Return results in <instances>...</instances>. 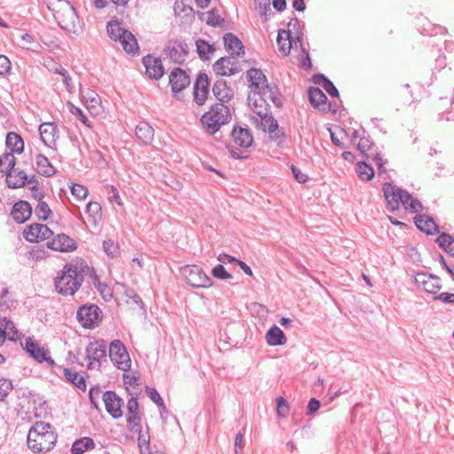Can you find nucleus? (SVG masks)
Returning a JSON list of instances; mask_svg holds the SVG:
<instances>
[{
    "mask_svg": "<svg viewBox=\"0 0 454 454\" xmlns=\"http://www.w3.org/2000/svg\"><path fill=\"white\" fill-rule=\"evenodd\" d=\"M89 276L93 279L95 287L100 292L106 287L99 282L95 270L90 269L87 263L66 264L60 270L54 279L56 291L64 296H73L81 287L84 277Z\"/></svg>",
    "mask_w": 454,
    "mask_h": 454,
    "instance_id": "nucleus-1",
    "label": "nucleus"
},
{
    "mask_svg": "<svg viewBox=\"0 0 454 454\" xmlns=\"http://www.w3.org/2000/svg\"><path fill=\"white\" fill-rule=\"evenodd\" d=\"M48 9L53 13L59 26L69 33L79 35L82 31L79 17L73 4L67 0H49Z\"/></svg>",
    "mask_w": 454,
    "mask_h": 454,
    "instance_id": "nucleus-2",
    "label": "nucleus"
},
{
    "mask_svg": "<svg viewBox=\"0 0 454 454\" xmlns=\"http://www.w3.org/2000/svg\"><path fill=\"white\" fill-rule=\"evenodd\" d=\"M57 434L49 423L37 421L28 431L27 446L33 452H46L53 448Z\"/></svg>",
    "mask_w": 454,
    "mask_h": 454,
    "instance_id": "nucleus-3",
    "label": "nucleus"
},
{
    "mask_svg": "<svg viewBox=\"0 0 454 454\" xmlns=\"http://www.w3.org/2000/svg\"><path fill=\"white\" fill-rule=\"evenodd\" d=\"M383 192L388 207L391 211L399 209L403 205L406 210L411 213H417L422 209V204L417 199H414L411 193L390 183L383 184Z\"/></svg>",
    "mask_w": 454,
    "mask_h": 454,
    "instance_id": "nucleus-4",
    "label": "nucleus"
},
{
    "mask_svg": "<svg viewBox=\"0 0 454 454\" xmlns=\"http://www.w3.org/2000/svg\"><path fill=\"white\" fill-rule=\"evenodd\" d=\"M231 119V115L228 106L223 103H216L201 116L200 121L206 131L213 135L220 129L221 126L227 124Z\"/></svg>",
    "mask_w": 454,
    "mask_h": 454,
    "instance_id": "nucleus-5",
    "label": "nucleus"
},
{
    "mask_svg": "<svg viewBox=\"0 0 454 454\" xmlns=\"http://www.w3.org/2000/svg\"><path fill=\"white\" fill-rule=\"evenodd\" d=\"M106 30L108 36L114 41L120 42L127 53L132 55L138 53L139 47L135 35L129 30L122 28L119 22H108Z\"/></svg>",
    "mask_w": 454,
    "mask_h": 454,
    "instance_id": "nucleus-6",
    "label": "nucleus"
},
{
    "mask_svg": "<svg viewBox=\"0 0 454 454\" xmlns=\"http://www.w3.org/2000/svg\"><path fill=\"white\" fill-rule=\"evenodd\" d=\"M76 318L82 327L93 329L101 322L102 311L96 304H85L78 309Z\"/></svg>",
    "mask_w": 454,
    "mask_h": 454,
    "instance_id": "nucleus-7",
    "label": "nucleus"
},
{
    "mask_svg": "<svg viewBox=\"0 0 454 454\" xmlns=\"http://www.w3.org/2000/svg\"><path fill=\"white\" fill-rule=\"evenodd\" d=\"M186 283L194 288H206L211 286V279L197 265H186L181 270Z\"/></svg>",
    "mask_w": 454,
    "mask_h": 454,
    "instance_id": "nucleus-8",
    "label": "nucleus"
},
{
    "mask_svg": "<svg viewBox=\"0 0 454 454\" xmlns=\"http://www.w3.org/2000/svg\"><path fill=\"white\" fill-rule=\"evenodd\" d=\"M109 357L120 370L127 372L131 365L129 355L125 346L119 340H114L109 346Z\"/></svg>",
    "mask_w": 454,
    "mask_h": 454,
    "instance_id": "nucleus-9",
    "label": "nucleus"
},
{
    "mask_svg": "<svg viewBox=\"0 0 454 454\" xmlns=\"http://www.w3.org/2000/svg\"><path fill=\"white\" fill-rule=\"evenodd\" d=\"M86 357L89 361L88 368L100 367L106 361V343L104 340L90 342L86 348Z\"/></svg>",
    "mask_w": 454,
    "mask_h": 454,
    "instance_id": "nucleus-10",
    "label": "nucleus"
},
{
    "mask_svg": "<svg viewBox=\"0 0 454 454\" xmlns=\"http://www.w3.org/2000/svg\"><path fill=\"white\" fill-rule=\"evenodd\" d=\"M24 349L31 357L38 363L47 362L49 365L53 366L54 361L50 356L49 350L40 347L39 344L31 337H27L24 342Z\"/></svg>",
    "mask_w": 454,
    "mask_h": 454,
    "instance_id": "nucleus-11",
    "label": "nucleus"
},
{
    "mask_svg": "<svg viewBox=\"0 0 454 454\" xmlns=\"http://www.w3.org/2000/svg\"><path fill=\"white\" fill-rule=\"evenodd\" d=\"M23 235L29 242H39L41 240H50L53 231L45 224L34 223L24 230Z\"/></svg>",
    "mask_w": 454,
    "mask_h": 454,
    "instance_id": "nucleus-12",
    "label": "nucleus"
},
{
    "mask_svg": "<svg viewBox=\"0 0 454 454\" xmlns=\"http://www.w3.org/2000/svg\"><path fill=\"white\" fill-rule=\"evenodd\" d=\"M414 281L419 288L429 294H436L442 287L440 278L425 272L417 273Z\"/></svg>",
    "mask_w": 454,
    "mask_h": 454,
    "instance_id": "nucleus-13",
    "label": "nucleus"
},
{
    "mask_svg": "<svg viewBox=\"0 0 454 454\" xmlns=\"http://www.w3.org/2000/svg\"><path fill=\"white\" fill-rule=\"evenodd\" d=\"M165 51L174 62L181 64L186 59L189 48L184 40L176 39L168 43Z\"/></svg>",
    "mask_w": 454,
    "mask_h": 454,
    "instance_id": "nucleus-14",
    "label": "nucleus"
},
{
    "mask_svg": "<svg viewBox=\"0 0 454 454\" xmlns=\"http://www.w3.org/2000/svg\"><path fill=\"white\" fill-rule=\"evenodd\" d=\"M213 69L217 75L231 76L240 71L238 61L235 57H222L213 66Z\"/></svg>",
    "mask_w": 454,
    "mask_h": 454,
    "instance_id": "nucleus-15",
    "label": "nucleus"
},
{
    "mask_svg": "<svg viewBox=\"0 0 454 454\" xmlns=\"http://www.w3.org/2000/svg\"><path fill=\"white\" fill-rule=\"evenodd\" d=\"M103 401L105 403L106 411L114 419H120L122 417L123 412L121 407L123 406V400L119 397L115 392L106 391L103 394Z\"/></svg>",
    "mask_w": 454,
    "mask_h": 454,
    "instance_id": "nucleus-16",
    "label": "nucleus"
},
{
    "mask_svg": "<svg viewBox=\"0 0 454 454\" xmlns=\"http://www.w3.org/2000/svg\"><path fill=\"white\" fill-rule=\"evenodd\" d=\"M357 148L367 160H372L375 163L380 171L386 172L384 162L380 153L371 152L372 149V143L369 137H361L357 144Z\"/></svg>",
    "mask_w": 454,
    "mask_h": 454,
    "instance_id": "nucleus-17",
    "label": "nucleus"
},
{
    "mask_svg": "<svg viewBox=\"0 0 454 454\" xmlns=\"http://www.w3.org/2000/svg\"><path fill=\"white\" fill-rule=\"evenodd\" d=\"M208 77L206 74L200 73L196 79V82L193 86V98L194 101L200 105L202 106L205 104L206 99L208 95Z\"/></svg>",
    "mask_w": 454,
    "mask_h": 454,
    "instance_id": "nucleus-18",
    "label": "nucleus"
},
{
    "mask_svg": "<svg viewBox=\"0 0 454 454\" xmlns=\"http://www.w3.org/2000/svg\"><path fill=\"white\" fill-rule=\"evenodd\" d=\"M47 247L52 250L60 252H69L76 248L74 240L63 233H59L48 240Z\"/></svg>",
    "mask_w": 454,
    "mask_h": 454,
    "instance_id": "nucleus-19",
    "label": "nucleus"
},
{
    "mask_svg": "<svg viewBox=\"0 0 454 454\" xmlns=\"http://www.w3.org/2000/svg\"><path fill=\"white\" fill-rule=\"evenodd\" d=\"M143 64L145 67V73L150 78L159 80L164 74L160 59L147 55L143 58Z\"/></svg>",
    "mask_w": 454,
    "mask_h": 454,
    "instance_id": "nucleus-20",
    "label": "nucleus"
},
{
    "mask_svg": "<svg viewBox=\"0 0 454 454\" xmlns=\"http://www.w3.org/2000/svg\"><path fill=\"white\" fill-rule=\"evenodd\" d=\"M191 82L190 76L181 68H175L169 75V84L174 92L185 89Z\"/></svg>",
    "mask_w": 454,
    "mask_h": 454,
    "instance_id": "nucleus-21",
    "label": "nucleus"
},
{
    "mask_svg": "<svg viewBox=\"0 0 454 454\" xmlns=\"http://www.w3.org/2000/svg\"><path fill=\"white\" fill-rule=\"evenodd\" d=\"M277 43L278 45L279 51L283 54V56H287L290 53L291 48L296 45L298 43L301 46V43L300 41L299 36L296 37V40L292 37L290 31L280 30L278 35Z\"/></svg>",
    "mask_w": 454,
    "mask_h": 454,
    "instance_id": "nucleus-22",
    "label": "nucleus"
},
{
    "mask_svg": "<svg viewBox=\"0 0 454 454\" xmlns=\"http://www.w3.org/2000/svg\"><path fill=\"white\" fill-rule=\"evenodd\" d=\"M11 214L17 223H23L31 216L32 207L27 201L20 200L13 205Z\"/></svg>",
    "mask_w": 454,
    "mask_h": 454,
    "instance_id": "nucleus-23",
    "label": "nucleus"
},
{
    "mask_svg": "<svg viewBox=\"0 0 454 454\" xmlns=\"http://www.w3.org/2000/svg\"><path fill=\"white\" fill-rule=\"evenodd\" d=\"M82 101L92 115H98L101 112V99L93 90H87L82 92Z\"/></svg>",
    "mask_w": 454,
    "mask_h": 454,
    "instance_id": "nucleus-24",
    "label": "nucleus"
},
{
    "mask_svg": "<svg viewBox=\"0 0 454 454\" xmlns=\"http://www.w3.org/2000/svg\"><path fill=\"white\" fill-rule=\"evenodd\" d=\"M224 47L232 57H239L245 54L241 41L233 34L227 33L223 36Z\"/></svg>",
    "mask_w": 454,
    "mask_h": 454,
    "instance_id": "nucleus-25",
    "label": "nucleus"
},
{
    "mask_svg": "<svg viewBox=\"0 0 454 454\" xmlns=\"http://www.w3.org/2000/svg\"><path fill=\"white\" fill-rule=\"evenodd\" d=\"M39 133L43 144L52 147L56 144L57 127L52 122H44L39 127Z\"/></svg>",
    "mask_w": 454,
    "mask_h": 454,
    "instance_id": "nucleus-26",
    "label": "nucleus"
},
{
    "mask_svg": "<svg viewBox=\"0 0 454 454\" xmlns=\"http://www.w3.org/2000/svg\"><path fill=\"white\" fill-rule=\"evenodd\" d=\"M247 78L249 82H251L252 86L254 87V91L259 93L263 88H265L269 82L266 79L264 74L256 68H250L247 72Z\"/></svg>",
    "mask_w": 454,
    "mask_h": 454,
    "instance_id": "nucleus-27",
    "label": "nucleus"
},
{
    "mask_svg": "<svg viewBox=\"0 0 454 454\" xmlns=\"http://www.w3.org/2000/svg\"><path fill=\"white\" fill-rule=\"evenodd\" d=\"M231 135L234 144L237 146L247 148L252 145L253 137L248 129L243 128H234Z\"/></svg>",
    "mask_w": 454,
    "mask_h": 454,
    "instance_id": "nucleus-28",
    "label": "nucleus"
},
{
    "mask_svg": "<svg viewBox=\"0 0 454 454\" xmlns=\"http://www.w3.org/2000/svg\"><path fill=\"white\" fill-rule=\"evenodd\" d=\"M416 226L427 234H434L438 231V226L434 219L426 215H419L414 217Z\"/></svg>",
    "mask_w": 454,
    "mask_h": 454,
    "instance_id": "nucleus-29",
    "label": "nucleus"
},
{
    "mask_svg": "<svg viewBox=\"0 0 454 454\" xmlns=\"http://www.w3.org/2000/svg\"><path fill=\"white\" fill-rule=\"evenodd\" d=\"M258 94L264 102L270 100L276 106H282L281 95L276 85L268 84Z\"/></svg>",
    "mask_w": 454,
    "mask_h": 454,
    "instance_id": "nucleus-30",
    "label": "nucleus"
},
{
    "mask_svg": "<svg viewBox=\"0 0 454 454\" xmlns=\"http://www.w3.org/2000/svg\"><path fill=\"white\" fill-rule=\"evenodd\" d=\"M264 111L265 112L254 110L257 114V117L254 118V121L261 126L263 131L270 132V129L277 128L278 121L273 116L268 114L266 108Z\"/></svg>",
    "mask_w": 454,
    "mask_h": 454,
    "instance_id": "nucleus-31",
    "label": "nucleus"
},
{
    "mask_svg": "<svg viewBox=\"0 0 454 454\" xmlns=\"http://www.w3.org/2000/svg\"><path fill=\"white\" fill-rule=\"evenodd\" d=\"M27 179V176L24 171H17L15 168L6 174L7 185L12 189L23 187Z\"/></svg>",
    "mask_w": 454,
    "mask_h": 454,
    "instance_id": "nucleus-32",
    "label": "nucleus"
},
{
    "mask_svg": "<svg viewBox=\"0 0 454 454\" xmlns=\"http://www.w3.org/2000/svg\"><path fill=\"white\" fill-rule=\"evenodd\" d=\"M309 99L314 107L325 111L326 109L327 98L319 88H309Z\"/></svg>",
    "mask_w": 454,
    "mask_h": 454,
    "instance_id": "nucleus-33",
    "label": "nucleus"
},
{
    "mask_svg": "<svg viewBox=\"0 0 454 454\" xmlns=\"http://www.w3.org/2000/svg\"><path fill=\"white\" fill-rule=\"evenodd\" d=\"M136 136L142 143L150 145L153 140L154 130L147 122L141 121L136 127Z\"/></svg>",
    "mask_w": 454,
    "mask_h": 454,
    "instance_id": "nucleus-34",
    "label": "nucleus"
},
{
    "mask_svg": "<svg viewBox=\"0 0 454 454\" xmlns=\"http://www.w3.org/2000/svg\"><path fill=\"white\" fill-rule=\"evenodd\" d=\"M214 96L220 101H225L232 97V90L223 79L217 80L212 89Z\"/></svg>",
    "mask_w": 454,
    "mask_h": 454,
    "instance_id": "nucleus-35",
    "label": "nucleus"
},
{
    "mask_svg": "<svg viewBox=\"0 0 454 454\" xmlns=\"http://www.w3.org/2000/svg\"><path fill=\"white\" fill-rule=\"evenodd\" d=\"M35 169L36 171L44 176H51L55 174L56 170L51 164L47 157L43 154H37L35 158Z\"/></svg>",
    "mask_w": 454,
    "mask_h": 454,
    "instance_id": "nucleus-36",
    "label": "nucleus"
},
{
    "mask_svg": "<svg viewBox=\"0 0 454 454\" xmlns=\"http://www.w3.org/2000/svg\"><path fill=\"white\" fill-rule=\"evenodd\" d=\"M127 410L129 417L127 422L132 427L138 426L140 423V416L138 413V403L137 399L134 396L130 397L127 403Z\"/></svg>",
    "mask_w": 454,
    "mask_h": 454,
    "instance_id": "nucleus-37",
    "label": "nucleus"
},
{
    "mask_svg": "<svg viewBox=\"0 0 454 454\" xmlns=\"http://www.w3.org/2000/svg\"><path fill=\"white\" fill-rule=\"evenodd\" d=\"M266 340L270 346L283 345L286 342V338L283 331L274 325L269 329L266 333Z\"/></svg>",
    "mask_w": 454,
    "mask_h": 454,
    "instance_id": "nucleus-38",
    "label": "nucleus"
},
{
    "mask_svg": "<svg viewBox=\"0 0 454 454\" xmlns=\"http://www.w3.org/2000/svg\"><path fill=\"white\" fill-rule=\"evenodd\" d=\"M313 82L320 85L333 98L339 97V91L334 84L324 74H317L313 76Z\"/></svg>",
    "mask_w": 454,
    "mask_h": 454,
    "instance_id": "nucleus-39",
    "label": "nucleus"
},
{
    "mask_svg": "<svg viewBox=\"0 0 454 454\" xmlns=\"http://www.w3.org/2000/svg\"><path fill=\"white\" fill-rule=\"evenodd\" d=\"M6 146L13 153H20L24 150V142L20 135L9 132L6 136Z\"/></svg>",
    "mask_w": 454,
    "mask_h": 454,
    "instance_id": "nucleus-40",
    "label": "nucleus"
},
{
    "mask_svg": "<svg viewBox=\"0 0 454 454\" xmlns=\"http://www.w3.org/2000/svg\"><path fill=\"white\" fill-rule=\"evenodd\" d=\"M95 448L94 441L90 437H82L76 440L71 448L73 454H82L86 450H92Z\"/></svg>",
    "mask_w": 454,
    "mask_h": 454,
    "instance_id": "nucleus-41",
    "label": "nucleus"
},
{
    "mask_svg": "<svg viewBox=\"0 0 454 454\" xmlns=\"http://www.w3.org/2000/svg\"><path fill=\"white\" fill-rule=\"evenodd\" d=\"M64 377L66 380L73 383L76 387L82 390L86 389V382L84 377L80 375L77 372L73 369L65 368L63 371Z\"/></svg>",
    "mask_w": 454,
    "mask_h": 454,
    "instance_id": "nucleus-42",
    "label": "nucleus"
},
{
    "mask_svg": "<svg viewBox=\"0 0 454 454\" xmlns=\"http://www.w3.org/2000/svg\"><path fill=\"white\" fill-rule=\"evenodd\" d=\"M0 327H3V329L1 328V331L4 333V340L8 338L11 340H16L20 338L19 332L12 321L4 317L0 321Z\"/></svg>",
    "mask_w": 454,
    "mask_h": 454,
    "instance_id": "nucleus-43",
    "label": "nucleus"
},
{
    "mask_svg": "<svg viewBox=\"0 0 454 454\" xmlns=\"http://www.w3.org/2000/svg\"><path fill=\"white\" fill-rule=\"evenodd\" d=\"M197 52L203 60H207L215 51V47L203 39L196 41Z\"/></svg>",
    "mask_w": 454,
    "mask_h": 454,
    "instance_id": "nucleus-44",
    "label": "nucleus"
},
{
    "mask_svg": "<svg viewBox=\"0 0 454 454\" xmlns=\"http://www.w3.org/2000/svg\"><path fill=\"white\" fill-rule=\"evenodd\" d=\"M356 171L358 176L365 181L371 180L374 176V170L371 165L365 161H359L356 166Z\"/></svg>",
    "mask_w": 454,
    "mask_h": 454,
    "instance_id": "nucleus-45",
    "label": "nucleus"
},
{
    "mask_svg": "<svg viewBox=\"0 0 454 454\" xmlns=\"http://www.w3.org/2000/svg\"><path fill=\"white\" fill-rule=\"evenodd\" d=\"M436 241L440 247L451 255H454V239L450 234L445 232L441 233Z\"/></svg>",
    "mask_w": 454,
    "mask_h": 454,
    "instance_id": "nucleus-46",
    "label": "nucleus"
},
{
    "mask_svg": "<svg viewBox=\"0 0 454 454\" xmlns=\"http://www.w3.org/2000/svg\"><path fill=\"white\" fill-rule=\"evenodd\" d=\"M15 157L12 153H4L0 156V172L7 174V172L14 169Z\"/></svg>",
    "mask_w": 454,
    "mask_h": 454,
    "instance_id": "nucleus-47",
    "label": "nucleus"
},
{
    "mask_svg": "<svg viewBox=\"0 0 454 454\" xmlns=\"http://www.w3.org/2000/svg\"><path fill=\"white\" fill-rule=\"evenodd\" d=\"M174 12L176 15L184 14L185 16H189L193 13V9L190 5V0H176Z\"/></svg>",
    "mask_w": 454,
    "mask_h": 454,
    "instance_id": "nucleus-48",
    "label": "nucleus"
},
{
    "mask_svg": "<svg viewBox=\"0 0 454 454\" xmlns=\"http://www.w3.org/2000/svg\"><path fill=\"white\" fill-rule=\"evenodd\" d=\"M13 305V301L11 299V295L8 288L0 287V311L6 310Z\"/></svg>",
    "mask_w": 454,
    "mask_h": 454,
    "instance_id": "nucleus-49",
    "label": "nucleus"
},
{
    "mask_svg": "<svg viewBox=\"0 0 454 454\" xmlns=\"http://www.w3.org/2000/svg\"><path fill=\"white\" fill-rule=\"evenodd\" d=\"M269 135L270 139L273 140L278 146H283L286 143V134L284 129L278 127V124H277L276 129H270Z\"/></svg>",
    "mask_w": 454,
    "mask_h": 454,
    "instance_id": "nucleus-50",
    "label": "nucleus"
},
{
    "mask_svg": "<svg viewBox=\"0 0 454 454\" xmlns=\"http://www.w3.org/2000/svg\"><path fill=\"white\" fill-rule=\"evenodd\" d=\"M35 213L39 219L46 220L51 214V210L49 205L45 201L42 200L37 203L35 208Z\"/></svg>",
    "mask_w": 454,
    "mask_h": 454,
    "instance_id": "nucleus-51",
    "label": "nucleus"
},
{
    "mask_svg": "<svg viewBox=\"0 0 454 454\" xmlns=\"http://www.w3.org/2000/svg\"><path fill=\"white\" fill-rule=\"evenodd\" d=\"M146 393L149 398L160 408L161 411H166L164 402L155 388L147 387Z\"/></svg>",
    "mask_w": 454,
    "mask_h": 454,
    "instance_id": "nucleus-52",
    "label": "nucleus"
},
{
    "mask_svg": "<svg viewBox=\"0 0 454 454\" xmlns=\"http://www.w3.org/2000/svg\"><path fill=\"white\" fill-rule=\"evenodd\" d=\"M223 22V20L218 14V11L215 9H212L207 12V24L212 27H218L221 23Z\"/></svg>",
    "mask_w": 454,
    "mask_h": 454,
    "instance_id": "nucleus-53",
    "label": "nucleus"
},
{
    "mask_svg": "<svg viewBox=\"0 0 454 454\" xmlns=\"http://www.w3.org/2000/svg\"><path fill=\"white\" fill-rule=\"evenodd\" d=\"M277 412L279 417L285 418L289 412V405L287 402L281 396L276 399Z\"/></svg>",
    "mask_w": 454,
    "mask_h": 454,
    "instance_id": "nucleus-54",
    "label": "nucleus"
},
{
    "mask_svg": "<svg viewBox=\"0 0 454 454\" xmlns=\"http://www.w3.org/2000/svg\"><path fill=\"white\" fill-rule=\"evenodd\" d=\"M70 190L72 194L79 200H84L88 195V189L82 184H73Z\"/></svg>",
    "mask_w": 454,
    "mask_h": 454,
    "instance_id": "nucleus-55",
    "label": "nucleus"
},
{
    "mask_svg": "<svg viewBox=\"0 0 454 454\" xmlns=\"http://www.w3.org/2000/svg\"><path fill=\"white\" fill-rule=\"evenodd\" d=\"M103 248L105 253L114 258L116 256L118 252V246L111 239L106 240L103 243Z\"/></svg>",
    "mask_w": 454,
    "mask_h": 454,
    "instance_id": "nucleus-56",
    "label": "nucleus"
},
{
    "mask_svg": "<svg viewBox=\"0 0 454 454\" xmlns=\"http://www.w3.org/2000/svg\"><path fill=\"white\" fill-rule=\"evenodd\" d=\"M12 388V381L9 380H0V401H3Z\"/></svg>",
    "mask_w": 454,
    "mask_h": 454,
    "instance_id": "nucleus-57",
    "label": "nucleus"
},
{
    "mask_svg": "<svg viewBox=\"0 0 454 454\" xmlns=\"http://www.w3.org/2000/svg\"><path fill=\"white\" fill-rule=\"evenodd\" d=\"M212 274L215 278L219 279H231L232 276L228 273L222 264H218L212 270Z\"/></svg>",
    "mask_w": 454,
    "mask_h": 454,
    "instance_id": "nucleus-58",
    "label": "nucleus"
},
{
    "mask_svg": "<svg viewBox=\"0 0 454 454\" xmlns=\"http://www.w3.org/2000/svg\"><path fill=\"white\" fill-rule=\"evenodd\" d=\"M86 211L90 216L96 218L100 215L101 206L98 202L90 201L87 204Z\"/></svg>",
    "mask_w": 454,
    "mask_h": 454,
    "instance_id": "nucleus-59",
    "label": "nucleus"
},
{
    "mask_svg": "<svg viewBox=\"0 0 454 454\" xmlns=\"http://www.w3.org/2000/svg\"><path fill=\"white\" fill-rule=\"evenodd\" d=\"M70 112L78 117V119L81 121L82 123H83L87 127H90V121L89 119L85 116L82 109L79 107H76L74 106H71Z\"/></svg>",
    "mask_w": 454,
    "mask_h": 454,
    "instance_id": "nucleus-60",
    "label": "nucleus"
},
{
    "mask_svg": "<svg viewBox=\"0 0 454 454\" xmlns=\"http://www.w3.org/2000/svg\"><path fill=\"white\" fill-rule=\"evenodd\" d=\"M11 69V61L6 56L0 55V74H6Z\"/></svg>",
    "mask_w": 454,
    "mask_h": 454,
    "instance_id": "nucleus-61",
    "label": "nucleus"
},
{
    "mask_svg": "<svg viewBox=\"0 0 454 454\" xmlns=\"http://www.w3.org/2000/svg\"><path fill=\"white\" fill-rule=\"evenodd\" d=\"M123 381L126 386H129L132 387H136L138 386V379L131 374L124 373L123 374ZM129 387H127L128 388Z\"/></svg>",
    "mask_w": 454,
    "mask_h": 454,
    "instance_id": "nucleus-62",
    "label": "nucleus"
},
{
    "mask_svg": "<svg viewBox=\"0 0 454 454\" xmlns=\"http://www.w3.org/2000/svg\"><path fill=\"white\" fill-rule=\"evenodd\" d=\"M320 402L316 398H311L308 404L307 415H311L317 411L320 408Z\"/></svg>",
    "mask_w": 454,
    "mask_h": 454,
    "instance_id": "nucleus-63",
    "label": "nucleus"
},
{
    "mask_svg": "<svg viewBox=\"0 0 454 454\" xmlns=\"http://www.w3.org/2000/svg\"><path fill=\"white\" fill-rule=\"evenodd\" d=\"M435 300H440L444 303L454 304V294L442 293L438 296L434 297Z\"/></svg>",
    "mask_w": 454,
    "mask_h": 454,
    "instance_id": "nucleus-64",
    "label": "nucleus"
}]
</instances>
